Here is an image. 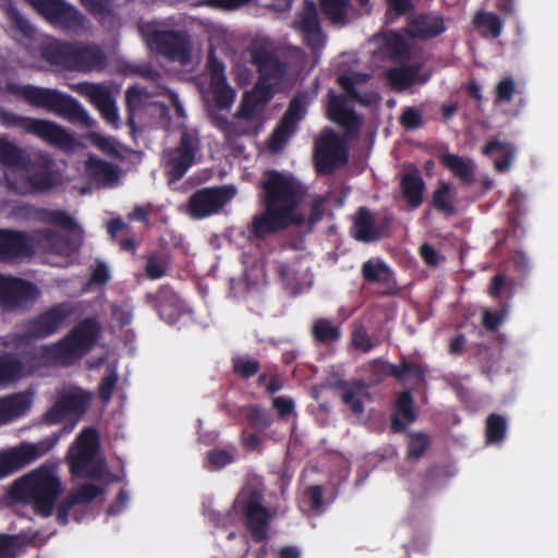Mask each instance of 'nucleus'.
Here are the masks:
<instances>
[{
  "label": "nucleus",
  "instance_id": "obj_1",
  "mask_svg": "<svg viewBox=\"0 0 558 558\" xmlns=\"http://www.w3.org/2000/svg\"><path fill=\"white\" fill-rule=\"evenodd\" d=\"M62 493L63 485L57 466L51 463H45L15 480L9 492L13 500L31 505L34 512L43 518L51 517L56 510L57 522L66 525L71 510L76 506L89 505L104 493V489L95 484H82L71 489L57 504Z\"/></svg>",
  "mask_w": 558,
  "mask_h": 558
},
{
  "label": "nucleus",
  "instance_id": "obj_2",
  "mask_svg": "<svg viewBox=\"0 0 558 558\" xmlns=\"http://www.w3.org/2000/svg\"><path fill=\"white\" fill-rule=\"evenodd\" d=\"M35 246H41L56 254H66L78 250L69 235L53 229L34 230L32 234L25 231L0 229V262L11 263L35 254Z\"/></svg>",
  "mask_w": 558,
  "mask_h": 558
},
{
  "label": "nucleus",
  "instance_id": "obj_3",
  "mask_svg": "<svg viewBox=\"0 0 558 558\" xmlns=\"http://www.w3.org/2000/svg\"><path fill=\"white\" fill-rule=\"evenodd\" d=\"M0 93L10 94L34 108H43L54 112L71 123L88 125L89 117L83 106L72 96L58 89L35 85H22L14 81H8L0 85Z\"/></svg>",
  "mask_w": 558,
  "mask_h": 558
},
{
  "label": "nucleus",
  "instance_id": "obj_4",
  "mask_svg": "<svg viewBox=\"0 0 558 558\" xmlns=\"http://www.w3.org/2000/svg\"><path fill=\"white\" fill-rule=\"evenodd\" d=\"M40 58L51 65L81 73L100 72L107 65V56L95 44L69 43L57 39L38 46Z\"/></svg>",
  "mask_w": 558,
  "mask_h": 558
},
{
  "label": "nucleus",
  "instance_id": "obj_5",
  "mask_svg": "<svg viewBox=\"0 0 558 558\" xmlns=\"http://www.w3.org/2000/svg\"><path fill=\"white\" fill-rule=\"evenodd\" d=\"M101 326L96 318L86 317L75 324L59 341L41 347V355L57 364L70 366L83 359L97 343Z\"/></svg>",
  "mask_w": 558,
  "mask_h": 558
},
{
  "label": "nucleus",
  "instance_id": "obj_6",
  "mask_svg": "<svg viewBox=\"0 0 558 558\" xmlns=\"http://www.w3.org/2000/svg\"><path fill=\"white\" fill-rule=\"evenodd\" d=\"M26 175L19 180L8 179V186L20 195L44 194L61 184V174L54 169V160L47 153L29 157L27 165L22 167Z\"/></svg>",
  "mask_w": 558,
  "mask_h": 558
},
{
  "label": "nucleus",
  "instance_id": "obj_7",
  "mask_svg": "<svg viewBox=\"0 0 558 558\" xmlns=\"http://www.w3.org/2000/svg\"><path fill=\"white\" fill-rule=\"evenodd\" d=\"M262 187L264 192L263 207L279 210L293 219L303 217L301 214H296L301 202L300 186L291 178L271 170L267 172Z\"/></svg>",
  "mask_w": 558,
  "mask_h": 558
},
{
  "label": "nucleus",
  "instance_id": "obj_8",
  "mask_svg": "<svg viewBox=\"0 0 558 558\" xmlns=\"http://www.w3.org/2000/svg\"><path fill=\"white\" fill-rule=\"evenodd\" d=\"M264 495L255 488L243 489L238 495L234 506L244 518V524L251 533L254 543H265L268 539L269 524L274 514L263 505Z\"/></svg>",
  "mask_w": 558,
  "mask_h": 558
},
{
  "label": "nucleus",
  "instance_id": "obj_9",
  "mask_svg": "<svg viewBox=\"0 0 558 558\" xmlns=\"http://www.w3.org/2000/svg\"><path fill=\"white\" fill-rule=\"evenodd\" d=\"M0 117L5 126L20 129L52 146L66 148L73 144V137L68 131L52 121L24 117L10 111H3Z\"/></svg>",
  "mask_w": 558,
  "mask_h": 558
},
{
  "label": "nucleus",
  "instance_id": "obj_10",
  "mask_svg": "<svg viewBox=\"0 0 558 558\" xmlns=\"http://www.w3.org/2000/svg\"><path fill=\"white\" fill-rule=\"evenodd\" d=\"M313 159L317 173L323 175H329L348 163V149L332 129H325L315 141Z\"/></svg>",
  "mask_w": 558,
  "mask_h": 558
},
{
  "label": "nucleus",
  "instance_id": "obj_11",
  "mask_svg": "<svg viewBox=\"0 0 558 558\" xmlns=\"http://www.w3.org/2000/svg\"><path fill=\"white\" fill-rule=\"evenodd\" d=\"M76 307L71 302H61L43 311L24 324V340L46 339L57 333L63 324L75 313Z\"/></svg>",
  "mask_w": 558,
  "mask_h": 558
},
{
  "label": "nucleus",
  "instance_id": "obj_12",
  "mask_svg": "<svg viewBox=\"0 0 558 558\" xmlns=\"http://www.w3.org/2000/svg\"><path fill=\"white\" fill-rule=\"evenodd\" d=\"M57 441L58 437H54V439H44L37 444H22L0 450V480L12 475L50 451Z\"/></svg>",
  "mask_w": 558,
  "mask_h": 558
},
{
  "label": "nucleus",
  "instance_id": "obj_13",
  "mask_svg": "<svg viewBox=\"0 0 558 558\" xmlns=\"http://www.w3.org/2000/svg\"><path fill=\"white\" fill-rule=\"evenodd\" d=\"M201 148L196 134L184 130L181 133L179 145L167 151L165 163L166 174L170 182L181 180L195 162V156Z\"/></svg>",
  "mask_w": 558,
  "mask_h": 558
},
{
  "label": "nucleus",
  "instance_id": "obj_14",
  "mask_svg": "<svg viewBox=\"0 0 558 558\" xmlns=\"http://www.w3.org/2000/svg\"><path fill=\"white\" fill-rule=\"evenodd\" d=\"M150 49L170 61L187 64L191 60L190 37L185 31L155 29L147 38Z\"/></svg>",
  "mask_w": 558,
  "mask_h": 558
},
{
  "label": "nucleus",
  "instance_id": "obj_15",
  "mask_svg": "<svg viewBox=\"0 0 558 558\" xmlns=\"http://www.w3.org/2000/svg\"><path fill=\"white\" fill-rule=\"evenodd\" d=\"M51 25L64 29H76L84 23L81 12L65 0H27Z\"/></svg>",
  "mask_w": 558,
  "mask_h": 558
},
{
  "label": "nucleus",
  "instance_id": "obj_16",
  "mask_svg": "<svg viewBox=\"0 0 558 558\" xmlns=\"http://www.w3.org/2000/svg\"><path fill=\"white\" fill-rule=\"evenodd\" d=\"M305 114L306 102L304 97L300 95L294 96L268 140L267 146L271 153H279L284 148L289 138L296 132L298 124Z\"/></svg>",
  "mask_w": 558,
  "mask_h": 558
},
{
  "label": "nucleus",
  "instance_id": "obj_17",
  "mask_svg": "<svg viewBox=\"0 0 558 558\" xmlns=\"http://www.w3.org/2000/svg\"><path fill=\"white\" fill-rule=\"evenodd\" d=\"M305 114L306 102L304 97L300 95L294 96L268 140L267 146L271 153H279L284 148L289 138L296 132L298 124Z\"/></svg>",
  "mask_w": 558,
  "mask_h": 558
},
{
  "label": "nucleus",
  "instance_id": "obj_18",
  "mask_svg": "<svg viewBox=\"0 0 558 558\" xmlns=\"http://www.w3.org/2000/svg\"><path fill=\"white\" fill-rule=\"evenodd\" d=\"M38 295L37 287L31 281L0 274V306L4 311L23 308Z\"/></svg>",
  "mask_w": 558,
  "mask_h": 558
},
{
  "label": "nucleus",
  "instance_id": "obj_19",
  "mask_svg": "<svg viewBox=\"0 0 558 558\" xmlns=\"http://www.w3.org/2000/svg\"><path fill=\"white\" fill-rule=\"evenodd\" d=\"M99 448V435L93 427L84 428L68 452V463L73 476L84 474Z\"/></svg>",
  "mask_w": 558,
  "mask_h": 558
},
{
  "label": "nucleus",
  "instance_id": "obj_20",
  "mask_svg": "<svg viewBox=\"0 0 558 558\" xmlns=\"http://www.w3.org/2000/svg\"><path fill=\"white\" fill-rule=\"evenodd\" d=\"M304 217L293 219L279 210L264 207L260 214L254 215L247 230L251 236L264 240L269 235L287 230L291 226H301Z\"/></svg>",
  "mask_w": 558,
  "mask_h": 558
},
{
  "label": "nucleus",
  "instance_id": "obj_21",
  "mask_svg": "<svg viewBox=\"0 0 558 558\" xmlns=\"http://www.w3.org/2000/svg\"><path fill=\"white\" fill-rule=\"evenodd\" d=\"M231 196L225 186L197 190L189 198L187 211L196 219L208 217L219 211Z\"/></svg>",
  "mask_w": 558,
  "mask_h": 558
},
{
  "label": "nucleus",
  "instance_id": "obj_22",
  "mask_svg": "<svg viewBox=\"0 0 558 558\" xmlns=\"http://www.w3.org/2000/svg\"><path fill=\"white\" fill-rule=\"evenodd\" d=\"M251 62L256 66L259 74V81L267 85V82H280L288 72V64L282 61L274 51L268 50L263 46H257L251 49Z\"/></svg>",
  "mask_w": 558,
  "mask_h": 558
},
{
  "label": "nucleus",
  "instance_id": "obj_23",
  "mask_svg": "<svg viewBox=\"0 0 558 558\" xmlns=\"http://www.w3.org/2000/svg\"><path fill=\"white\" fill-rule=\"evenodd\" d=\"M90 403V395L83 390L61 395L45 413L48 424H57L69 414H84Z\"/></svg>",
  "mask_w": 558,
  "mask_h": 558
},
{
  "label": "nucleus",
  "instance_id": "obj_24",
  "mask_svg": "<svg viewBox=\"0 0 558 558\" xmlns=\"http://www.w3.org/2000/svg\"><path fill=\"white\" fill-rule=\"evenodd\" d=\"M446 31L444 17L437 13H418L408 17L404 33L417 40H430Z\"/></svg>",
  "mask_w": 558,
  "mask_h": 558
},
{
  "label": "nucleus",
  "instance_id": "obj_25",
  "mask_svg": "<svg viewBox=\"0 0 558 558\" xmlns=\"http://www.w3.org/2000/svg\"><path fill=\"white\" fill-rule=\"evenodd\" d=\"M75 90L81 95L87 96L109 124L118 125V108L107 87L100 84L84 82L78 83Z\"/></svg>",
  "mask_w": 558,
  "mask_h": 558
},
{
  "label": "nucleus",
  "instance_id": "obj_26",
  "mask_svg": "<svg viewBox=\"0 0 558 558\" xmlns=\"http://www.w3.org/2000/svg\"><path fill=\"white\" fill-rule=\"evenodd\" d=\"M328 118L341 126L347 137H355L361 128V119L354 109L347 106L342 95H331L327 105Z\"/></svg>",
  "mask_w": 558,
  "mask_h": 558
},
{
  "label": "nucleus",
  "instance_id": "obj_27",
  "mask_svg": "<svg viewBox=\"0 0 558 558\" xmlns=\"http://www.w3.org/2000/svg\"><path fill=\"white\" fill-rule=\"evenodd\" d=\"M361 275L366 283L376 284L381 295H392L397 290L393 271L380 259H368L362 264Z\"/></svg>",
  "mask_w": 558,
  "mask_h": 558
},
{
  "label": "nucleus",
  "instance_id": "obj_28",
  "mask_svg": "<svg viewBox=\"0 0 558 558\" xmlns=\"http://www.w3.org/2000/svg\"><path fill=\"white\" fill-rule=\"evenodd\" d=\"M34 357L27 355L17 356L14 353L0 355V386L17 383L24 377L31 376L35 371L32 363Z\"/></svg>",
  "mask_w": 558,
  "mask_h": 558
},
{
  "label": "nucleus",
  "instance_id": "obj_29",
  "mask_svg": "<svg viewBox=\"0 0 558 558\" xmlns=\"http://www.w3.org/2000/svg\"><path fill=\"white\" fill-rule=\"evenodd\" d=\"M16 214L20 217L33 219L41 223L53 225L69 231L76 228V222L73 217L61 209H47L26 204L19 207Z\"/></svg>",
  "mask_w": 558,
  "mask_h": 558
},
{
  "label": "nucleus",
  "instance_id": "obj_30",
  "mask_svg": "<svg viewBox=\"0 0 558 558\" xmlns=\"http://www.w3.org/2000/svg\"><path fill=\"white\" fill-rule=\"evenodd\" d=\"M416 420L413 408V397L410 390H404L398 395L395 404V413L390 418V429L392 433H404L409 424Z\"/></svg>",
  "mask_w": 558,
  "mask_h": 558
},
{
  "label": "nucleus",
  "instance_id": "obj_31",
  "mask_svg": "<svg viewBox=\"0 0 558 558\" xmlns=\"http://www.w3.org/2000/svg\"><path fill=\"white\" fill-rule=\"evenodd\" d=\"M85 172L93 182L105 186L118 182L120 169L118 166L92 155L85 162Z\"/></svg>",
  "mask_w": 558,
  "mask_h": 558
},
{
  "label": "nucleus",
  "instance_id": "obj_32",
  "mask_svg": "<svg viewBox=\"0 0 558 558\" xmlns=\"http://www.w3.org/2000/svg\"><path fill=\"white\" fill-rule=\"evenodd\" d=\"M385 367L387 376H390L398 381H403L407 378H410L417 385L425 383V376L428 372L427 366L415 361H410L405 357H402L399 364L387 363Z\"/></svg>",
  "mask_w": 558,
  "mask_h": 558
},
{
  "label": "nucleus",
  "instance_id": "obj_33",
  "mask_svg": "<svg viewBox=\"0 0 558 558\" xmlns=\"http://www.w3.org/2000/svg\"><path fill=\"white\" fill-rule=\"evenodd\" d=\"M311 337L315 345L329 348L341 340L342 329L329 318H317L311 327Z\"/></svg>",
  "mask_w": 558,
  "mask_h": 558
},
{
  "label": "nucleus",
  "instance_id": "obj_34",
  "mask_svg": "<svg viewBox=\"0 0 558 558\" xmlns=\"http://www.w3.org/2000/svg\"><path fill=\"white\" fill-rule=\"evenodd\" d=\"M271 98V84L256 83L251 93H245L235 117L251 120L254 118L259 104H265Z\"/></svg>",
  "mask_w": 558,
  "mask_h": 558
},
{
  "label": "nucleus",
  "instance_id": "obj_35",
  "mask_svg": "<svg viewBox=\"0 0 558 558\" xmlns=\"http://www.w3.org/2000/svg\"><path fill=\"white\" fill-rule=\"evenodd\" d=\"M439 161L453 177L460 179L464 184L470 185L474 182L476 167L473 160L456 154L446 153L439 156Z\"/></svg>",
  "mask_w": 558,
  "mask_h": 558
},
{
  "label": "nucleus",
  "instance_id": "obj_36",
  "mask_svg": "<svg viewBox=\"0 0 558 558\" xmlns=\"http://www.w3.org/2000/svg\"><path fill=\"white\" fill-rule=\"evenodd\" d=\"M400 189L403 198L411 207L417 208L422 205L425 182L416 168L402 175Z\"/></svg>",
  "mask_w": 558,
  "mask_h": 558
},
{
  "label": "nucleus",
  "instance_id": "obj_37",
  "mask_svg": "<svg viewBox=\"0 0 558 558\" xmlns=\"http://www.w3.org/2000/svg\"><path fill=\"white\" fill-rule=\"evenodd\" d=\"M351 232L355 240L364 243L379 238L378 231L375 228L374 217L368 208L360 207L357 209Z\"/></svg>",
  "mask_w": 558,
  "mask_h": 558
},
{
  "label": "nucleus",
  "instance_id": "obj_38",
  "mask_svg": "<svg viewBox=\"0 0 558 558\" xmlns=\"http://www.w3.org/2000/svg\"><path fill=\"white\" fill-rule=\"evenodd\" d=\"M29 161V156L24 149L10 141L7 136H0V163L5 167L22 168Z\"/></svg>",
  "mask_w": 558,
  "mask_h": 558
},
{
  "label": "nucleus",
  "instance_id": "obj_39",
  "mask_svg": "<svg viewBox=\"0 0 558 558\" xmlns=\"http://www.w3.org/2000/svg\"><path fill=\"white\" fill-rule=\"evenodd\" d=\"M453 198L452 185L449 182L440 181L433 193L432 206L445 216L451 217L456 214Z\"/></svg>",
  "mask_w": 558,
  "mask_h": 558
},
{
  "label": "nucleus",
  "instance_id": "obj_40",
  "mask_svg": "<svg viewBox=\"0 0 558 558\" xmlns=\"http://www.w3.org/2000/svg\"><path fill=\"white\" fill-rule=\"evenodd\" d=\"M407 458L409 460L417 461L425 456L432 445L429 435L424 432L409 430Z\"/></svg>",
  "mask_w": 558,
  "mask_h": 558
},
{
  "label": "nucleus",
  "instance_id": "obj_41",
  "mask_svg": "<svg viewBox=\"0 0 558 558\" xmlns=\"http://www.w3.org/2000/svg\"><path fill=\"white\" fill-rule=\"evenodd\" d=\"M418 74V68L408 65L389 70L387 77L395 89L403 90L413 85Z\"/></svg>",
  "mask_w": 558,
  "mask_h": 558
},
{
  "label": "nucleus",
  "instance_id": "obj_42",
  "mask_svg": "<svg viewBox=\"0 0 558 558\" xmlns=\"http://www.w3.org/2000/svg\"><path fill=\"white\" fill-rule=\"evenodd\" d=\"M245 418L252 428L259 432L267 429L274 421L271 413L258 404L246 408Z\"/></svg>",
  "mask_w": 558,
  "mask_h": 558
},
{
  "label": "nucleus",
  "instance_id": "obj_43",
  "mask_svg": "<svg viewBox=\"0 0 558 558\" xmlns=\"http://www.w3.org/2000/svg\"><path fill=\"white\" fill-rule=\"evenodd\" d=\"M168 268V260L165 254L160 252H154L147 255L145 274L148 279L157 280L162 278Z\"/></svg>",
  "mask_w": 558,
  "mask_h": 558
},
{
  "label": "nucleus",
  "instance_id": "obj_44",
  "mask_svg": "<svg viewBox=\"0 0 558 558\" xmlns=\"http://www.w3.org/2000/svg\"><path fill=\"white\" fill-rule=\"evenodd\" d=\"M210 86L216 107L220 110L229 109L235 99V92L230 87L228 81L217 82Z\"/></svg>",
  "mask_w": 558,
  "mask_h": 558
},
{
  "label": "nucleus",
  "instance_id": "obj_45",
  "mask_svg": "<svg viewBox=\"0 0 558 558\" xmlns=\"http://www.w3.org/2000/svg\"><path fill=\"white\" fill-rule=\"evenodd\" d=\"M8 17L12 23V27L17 31L20 34L23 35V37L27 39H33L36 34V28L34 25L29 22L28 19H26L17 8L10 7L8 9Z\"/></svg>",
  "mask_w": 558,
  "mask_h": 558
},
{
  "label": "nucleus",
  "instance_id": "obj_46",
  "mask_svg": "<svg viewBox=\"0 0 558 558\" xmlns=\"http://www.w3.org/2000/svg\"><path fill=\"white\" fill-rule=\"evenodd\" d=\"M298 24L299 28L304 33L308 44H312V39L319 37L320 25L315 10L302 15Z\"/></svg>",
  "mask_w": 558,
  "mask_h": 558
},
{
  "label": "nucleus",
  "instance_id": "obj_47",
  "mask_svg": "<svg viewBox=\"0 0 558 558\" xmlns=\"http://www.w3.org/2000/svg\"><path fill=\"white\" fill-rule=\"evenodd\" d=\"M323 13L332 22L342 21L349 0H319Z\"/></svg>",
  "mask_w": 558,
  "mask_h": 558
},
{
  "label": "nucleus",
  "instance_id": "obj_48",
  "mask_svg": "<svg viewBox=\"0 0 558 558\" xmlns=\"http://www.w3.org/2000/svg\"><path fill=\"white\" fill-rule=\"evenodd\" d=\"M80 2L90 15L99 21L112 14L111 0H80Z\"/></svg>",
  "mask_w": 558,
  "mask_h": 558
},
{
  "label": "nucleus",
  "instance_id": "obj_49",
  "mask_svg": "<svg viewBox=\"0 0 558 558\" xmlns=\"http://www.w3.org/2000/svg\"><path fill=\"white\" fill-rule=\"evenodd\" d=\"M260 368V363L255 359L236 357L233 360V372L244 379L256 375Z\"/></svg>",
  "mask_w": 558,
  "mask_h": 558
},
{
  "label": "nucleus",
  "instance_id": "obj_50",
  "mask_svg": "<svg viewBox=\"0 0 558 558\" xmlns=\"http://www.w3.org/2000/svg\"><path fill=\"white\" fill-rule=\"evenodd\" d=\"M118 380L119 377L114 369H107L104 374L98 389L99 399L104 403H108L111 400Z\"/></svg>",
  "mask_w": 558,
  "mask_h": 558
},
{
  "label": "nucleus",
  "instance_id": "obj_51",
  "mask_svg": "<svg viewBox=\"0 0 558 558\" xmlns=\"http://www.w3.org/2000/svg\"><path fill=\"white\" fill-rule=\"evenodd\" d=\"M363 384L360 381L355 386L347 388L342 393V401L350 410L359 415L364 412V403L359 397V392L362 389Z\"/></svg>",
  "mask_w": 558,
  "mask_h": 558
},
{
  "label": "nucleus",
  "instance_id": "obj_52",
  "mask_svg": "<svg viewBox=\"0 0 558 558\" xmlns=\"http://www.w3.org/2000/svg\"><path fill=\"white\" fill-rule=\"evenodd\" d=\"M208 470H220L234 461L233 452L226 449H213L207 453Z\"/></svg>",
  "mask_w": 558,
  "mask_h": 558
},
{
  "label": "nucleus",
  "instance_id": "obj_53",
  "mask_svg": "<svg viewBox=\"0 0 558 558\" xmlns=\"http://www.w3.org/2000/svg\"><path fill=\"white\" fill-rule=\"evenodd\" d=\"M26 403L25 397L20 395L0 399V414L4 416L16 415L26 408Z\"/></svg>",
  "mask_w": 558,
  "mask_h": 558
},
{
  "label": "nucleus",
  "instance_id": "obj_54",
  "mask_svg": "<svg viewBox=\"0 0 558 558\" xmlns=\"http://www.w3.org/2000/svg\"><path fill=\"white\" fill-rule=\"evenodd\" d=\"M141 97H142V93L137 87L131 86L126 89V93H125V104H126V110H128L126 123L132 130H135L134 111L141 106Z\"/></svg>",
  "mask_w": 558,
  "mask_h": 558
},
{
  "label": "nucleus",
  "instance_id": "obj_55",
  "mask_svg": "<svg viewBox=\"0 0 558 558\" xmlns=\"http://www.w3.org/2000/svg\"><path fill=\"white\" fill-rule=\"evenodd\" d=\"M351 344L353 348L368 353L374 349V343L364 326L355 327L351 332Z\"/></svg>",
  "mask_w": 558,
  "mask_h": 558
},
{
  "label": "nucleus",
  "instance_id": "obj_56",
  "mask_svg": "<svg viewBox=\"0 0 558 558\" xmlns=\"http://www.w3.org/2000/svg\"><path fill=\"white\" fill-rule=\"evenodd\" d=\"M207 70L210 76V84L227 81L225 74V64L220 61L213 49H210L207 58Z\"/></svg>",
  "mask_w": 558,
  "mask_h": 558
},
{
  "label": "nucleus",
  "instance_id": "obj_57",
  "mask_svg": "<svg viewBox=\"0 0 558 558\" xmlns=\"http://www.w3.org/2000/svg\"><path fill=\"white\" fill-rule=\"evenodd\" d=\"M400 124L405 130H417L423 126V118L421 112L413 108L407 107L400 116Z\"/></svg>",
  "mask_w": 558,
  "mask_h": 558
},
{
  "label": "nucleus",
  "instance_id": "obj_58",
  "mask_svg": "<svg viewBox=\"0 0 558 558\" xmlns=\"http://www.w3.org/2000/svg\"><path fill=\"white\" fill-rule=\"evenodd\" d=\"M305 500L310 507V509L314 512H322L323 505H324V493H323V486L320 485H313L308 486L304 492Z\"/></svg>",
  "mask_w": 558,
  "mask_h": 558
},
{
  "label": "nucleus",
  "instance_id": "obj_59",
  "mask_svg": "<svg viewBox=\"0 0 558 558\" xmlns=\"http://www.w3.org/2000/svg\"><path fill=\"white\" fill-rule=\"evenodd\" d=\"M16 537L9 534H0V558H16Z\"/></svg>",
  "mask_w": 558,
  "mask_h": 558
},
{
  "label": "nucleus",
  "instance_id": "obj_60",
  "mask_svg": "<svg viewBox=\"0 0 558 558\" xmlns=\"http://www.w3.org/2000/svg\"><path fill=\"white\" fill-rule=\"evenodd\" d=\"M272 407L281 417L290 415L294 410V402L290 398L277 397L272 401Z\"/></svg>",
  "mask_w": 558,
  "mask_h": 558
},
{
  "label": "nucleus",
  "instance_id": "obj_61",
  "mask_svg": "<svg viewBox=\"0 0 558 558\" xmlns=\"http://www.w3.org/2000/svg\"><path fill=\"white\" fill-rule=\"evenodd\" d=\"M106 472V465L101 461H92V463L87 466L86 471H84V474L76 475L77 477H85V478H92V480H100Z\"/></svg>",
  "mask_w": 558,
  "mask_h": 558
},
{
  "label": "nucleus",
  "instance_id": "obj_62",
  "mask_svg": "<svg viewBox=\"0 0 558 558\" xmlns=\"http://www.w3.org/2000/svg\"><path fill=\"white\" fill-rule=\"evenodd\" d=\"M109 278L110 276L107 265L99 262L92 271V282L96 284H105L108 282Z\"/></svg>",
  "mask_w": 558,
  "mask_h": 558
},
{
  "label": "nucleus",
  "instance_id": "obj_63",
  "mask_svg": "<svg viewBox=\"0 0 558 558\" xmlns=\"http://www.w3.org/2000/svg\"><path fill=\"white\" fill-rule=\"evenodd\" d=\"M338 83L351 98L360 99L355 82L352 80V77L347 75H340L338 77Z\"/></svg>",
  "mask_w": 558,
  "mask_h": 558
},
{
  "label": "nucleus",
  "instance_id": "obj_64",
  "mask_svg": "<svg viewBox=\"0 0 558 558\" xmlns=\"http://www.w3.org/2000/svg\"><path fill=\"white\" fill-rule=\"evenodd\" d=\"M420 253L422 258L427 265L435 266L438 263V253L437 251L427 243H424L420 247Z\"/></svg>",
  "mask_w": 558,
  "mask_h": 558
}]
</instances>
